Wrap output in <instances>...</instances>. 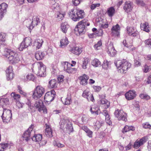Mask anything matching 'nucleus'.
Wrapping results in <instances>:
<instances>
[{"label":"nucleus","instance_id":"nucleus-1","mask_svg":"<svg viewBox=\"0 0 151 151\" xmlns=\"http://www.w3.org/2000/svg\"><path fill=\"white\" fill-rule=\"evenodd\" d=\"M2 55L10 63L14 64L18 63L20 59L18 54L11 50L6 49L3 52Z\"/></svg>","mask_w":151,"mask_h":151},{"label":"nucleus","instance_id":"nucleus-2","mask_svg":"<svg viewBox=\"0 0 151 151\" xmlns=\"http://www.w3.org/2000/svg\"><path fill=\"white\" fill-rule=\"evenodd\" d=\"M32 70L37 75L40 77L45 76L46 68L41 62L35 63L32 66Z\"/></svg>","mask_w":151,"mask_h":151},{"label":"nucleus","instance_id":"nucleus-3","mask_svg":"<svg viewBox=\"0 0 151 151\" xmlns=\"http://www.w3.org/2000/svg\"><path fill=\"white\" fill-rule=\"evenodd\" d=\"M114 64L117 68L118 71L122 73H126L131 65V63L125 60H117L115 61Z\"/></svg>","mask_w":151,"mask_h":151},{"label":"nucleus","instance_id":"nucleus-4","mask_svg":"<svg viewBox=\"0 0 151 151\" xmlns=\"http://www.w3.org/2000/svg\"><path fill=\"white\" fill-rule=\"evenodd\" d=\"M71 17L74 21H79L80 19L84 18L85 13L83 10L78 9H74L71 11Z\"/></svg>","mask_w":151,"mask_h":151},{"label":"nucleus","instance_id":"nucleus-5","mask_svg":"<svg viewBox=\"0 0 151 151\" xmlns=\"http://www.w3.org/2000/svg\"><path fill=\"white\" fill-rule=\"evenodd\" d=\"M0 115L3 122L7 124L11 120L12 118V113L10 110L7 109H4L3 111H0Z\"/></svg>","mask_w":151,"mask_h":151},{"label":"nucleus","instance_id":"nucleus-6","mask_svg":"<svg viewBox=\"0 0 151 151\" xmlns=\"http://www.w3.org/2000/svg\"><path fill=\"white\" fill-rule=\"evenodd\" d=\"M88 20L85 19L78 22L76 26V28L78 29V31L80 35L85 33V28L86 26L90 25Z\"/></svg>","mask_w":151,"mask_h":151},{"label":"nucleus","instance_id":"nucleus-7","mask_svg":"<svg viewBox=\"0 0 151 151\" xmlns=\"http://www.w3.org/2000/svg\"><path fill=\"white\" fill-rule=\"evenodd\" d=\"M60 127L65 132L70 133L73 131V127L71 122L68 119H63L61 121Z\"/></svg>","mask_w":151,"mask_h":151},{"label":"nucleus","instance_id":"nucleus-8","mask_svg":"<svg viewBox=\"0 0 151 151\" xmlns=\"http://www.w3.org/2000/svg\"><path fill=\"white\" fill-rule=\"evenodd\" d=\"M45 89L41 86H37L33 91L32 97L35 99H37L40 98L44 94Z\"/></svg>","mask_w":151,"mask_h":151},{"label":"nucleus","instance_id":"nucleus-9","mask_svg":"<svg viewBox=\"0 0 151 151\" xmlns=\"http://www.w3.org/2000/svg\"><path fill=\"white\" fill-rule=\"evenodd\" d=\"M114 114L119 120L127 121V114L123 110L117 109L115 111Z\"/></svg>","mask_w":151,"mask_h":151},{"label":"nucleus","instance_id":"nucleus-10","mask_svg":"<svg viewBox=\"0 0 151 151\" xmlns=\"http://www.w3.org/2000/svg\"><path fill=\"white\" fill-rule=\"evenodd\" d=\"M34 106L40 112L43 111L44 113H47V110L46 107L44 106L42 101L41 100H39L35 102Z\"/></svg>","mask_w":151,"mask_h":151},{"label":"nucleus","instance_id":"nucleus-11","mask_svg":"<svg viewBox=\"0 0 151 151\" xmlns=\"http://www.w3.org/2000/svg\"><path fill=\"white\" fill-rule=\"evenodd\" d=\"M121 27L118 24L113 25L111 29V34L114 37H119L120 35Z\"/></svg>","mask_w":151,"mask_h":151},{"label":"nucleus","instance_id":"nucleus-12","mask_svg":"<svg viewBox=\"0 0 151 151\" xmlns=\"http://www.w3.org/2000/svg\"><path fill=\"white\" fill-rule=\"evenodd\" d=\"M55 93L54 90L47 92L45 95L44 99L47 102H50L53 101L55 96Z\"/></svg>","mask_w":151,"mask_h":151},{"label":"nucleus","instance_id":"nucleus-13","mask_svg":"<svg viewBox=\"0 0 151 151\" xmlns=\"http://www.w3.org/2000/svg\"><path fill=\"white\" fill-rule=\"evenodd\" d=\"M82 96L86 99L88 101H91L94 102L95 101L93 95L90 92L88 89H86L83 91Z\"/></svg>","mask_w":151,"mask_h":151},{"label":"nucleus","instance_id":"nucleus-14","mask_svg":"<svg viewBox=\"0 0 151 151\" xmlns=\"http://www.w3.org/2000/svg\"><path fill=\"white\" fill-rule=\"evenodd\" d=\"M147 139V137H145L139 140L137 139L133 145V147L135 149L138 148L146 142Z\"/></svg>","mask_w":151,"mask_h":151},{"label":"nucleus","instance_id":"nucleus-15","mask_svg":"<svg viewBox=\"0 0 151 151\" xmlns=\"http://www.w3.org/2000/svg\"><path fill=\"white\" fill-rule=\"evenodd\" d=\"M34 127V125L31 124L28 129L24 132L23 137L26 141H27L29 139L31 132L32 131Z\"/></svg>","mask_w":151,"mask_h":151},{"label":"nucleus","instance_id":"nucleus-16","mask_svg":"<svg viewBox=\"0 0 151 151\" xmlns=\"http://www.w3.org/2000/svg\"><path fill=\"white\" fill-rule=\"evenodd\" d=\"M68 65H70L65 63L64 65V67H63L64 71L69 74L75 73L77 71V69L71 68V67H68Z\"/></svg>","mask_w":151,"mask_h":151},{"label":"nucleus","instance_id":"nucleus-17","mask_svg":"<svg viewBox=\"0 0 151 151\" xmlns=\"http://www.w3.org/2000/svg\"><path fill=\"white\" fill-rule=\"evenodd\" d=\"M133 8L132 3L129 1H126L125 2L123 9L125 12L127 13L131 12Z\"/></svg>","mask_w":151,"mask_h":151},{"label":"nucleus","instance_id":"nucleus-18","mask_svg":"<svg viewBox=\"0 0 151 151\" xmlns=\"http://www.w3.org/2000/svg\"><path fill=\"white\" fill-rule=\"evenodd\" d=\"M136 92L134 90H130L125 94L126 98L128 100H131L134 99L136 96Z\"/></svg>","mask_w":151,"mask_h":151},{"label":"nucleus","instance_id":"nucleus-19","mask_svg":"<svg viewBox=\"0 0 151 151\" xmlns=\"http://www.w3.org/2000/svg\"><path fill=\"white\" fill-rule=\"evenodd\" d=\"M6 72L7 79L9 80L12 79L13 78L14 74L12 67L11 66L8 67Z\"/></svg>","mask_w":151,"mask_h":151},{"label":"nucleus","instance_id":"nucleus-20","mask_svg":"<svg viewBox=\"0 0 151 151\" xmlns=\"http://www.w3.org/2000/svg\"><path fill=\"white\" fill-rule=\"evenodd\" d=\"M108 53L110 56H113L116 54V51L114 47L113 43H110L108 46Z\"/></svg>","mask_w":151,"mask_h":151},{"label":"nucleus","instance_id":"nucleus-21","mask_svg":"<svg viewBox=\"0 0 151 151\" xmlns=\"http://www.w3.org/2000/svg\"><path fill=\"white\" fill-rule=\"evenodd\" d=\"M43 40L42 38H37L34 42V45L37 49H40L42 46Z\"/></svg>","mask_w":151,"mask_h":151},{"label":"nucleus","instance_id":"nucleus-22","mask_svg":"<svg viewBox=\"0 0 151 151\" xmlns=\"http://www.w3.org/2000/svg\"><path fill=\"white\" fill-rule=\"evenodd\" d=\"M70 51L78 55H80L82 52L81 48L77 46L72 47L70 50Z\"/></svg>","mask_w":151,"mask_h":151},{"label":"nucleus","instance_id":"nucleus-23","mask_svg":"<svg viewBox=\"0 0 151 151\" xmlns=\"http://www.w3.org/2000/svg\"><path fill=\"white\" fill-rule=\"evenodd\" d=\"M102 113L105 116V120L106 123L109 125H111L112 124V123L110 120L109 115L108 111L106 109H105L103 110Z\"/></svg>","mask_w":151,"mask_h":151},{"label":"nucleus","instance_id":"nucleus-24","mask_svg":"<svg viewBox=\"0 0 151 151\" xmlns=\"http://www.w3.org/2000/svg\"><path fill=\"white\" fill-rule=\"evenodd\" d=\"M99 104L102 105V106L104 109L107 108L109 106L110 103L107 100L105 99H102L99 102Z\"/></svg>","mask_w":151,"mask_h":151},{"label":"nucleus","instance_id":"nucleus-25","mask_svg":"<svg viewBox=\"0 0 151 151\" xmlns=\"http://www.w3.org/2000/svg\"><path fill=\"white\" fill-rule=\"evenodd\" d=\"M140 27L141 29L143 31L147 32H150V28L148 22H145L142 23L141 24Z\"/></svg>","mask_w":151,"mask_h":151},{"label":"nucleus","instance_id":"nucleus-26","mask_svg":"<svg viewBox=\"0 0 151 151\" xmlns=\"http://www.w3.org/2000/svg\"><path fill=\"white\" fill-rule=\"evenodd\" d=\"M46 128L45 134L46 136L49 137H51L52 136V130L50 127L47 124H45Z\"/></svg>","mask_w":151,"mask_h":151},{"label":"nucleus","instance_id":"nucleus-27","mask_svg":"<svg viewBox=\"0 0 151 151\" xmlns=\"http://www.w3.org/2000/svg\"><path fill=\"white\" fill-rule=\"evenodd\" d=\"M116 12L115 9L114 7H110L107 9L106 13L108 16L111 17H112L115 14Z\"/></svg>","mask_w":151,"mask_h":151},{"label":"nucleus","instance_id":"nucleus-28","mask_svg":"<svg viewBox=\"0 0 151 151\" xmlns=\"http://www.w3.org/2000/svg\"><path fill=\"white\" fill-rule=\"evenodd\" d=\"M88 79V76L85 74L80 76L79 79L81 80L80 83L83 85H86L87 84V80Z\"/></svg>","mask_w":151,"mask_h":151},{"label":"nucleus","instance_id":"nucleus-29","mask_svg":"<svg viewBox=\"0 0 151 151\" xmlns=\"http://www.w3.org/2000/svg\"><path fill=\"white\" fill-rule=\"evenodd\" d=\"M71 94L70 93H68L67 97L63 101L64 104L65 105H69L72 102Z\"/></svg>","mask_w":151,"mask_h":151},{"label":"nucleus","instance_id":"nucleus-30","mask_svg":"<svg viewBox=\"0 0 151 151\" xmlns=\"http://www.w3.org/2000/svg\"><path fill=\"white\" fill-rule=\"evenodd\" d=\"M45 53L43 52L38 51L35 53V58L38 60L42 59L45 56Z\"/></svg>","mask_w":151,"mask_h":151},{"label":"nucleus","instance_id":"nucleus-31","mask_svg":"<svg viewBox=\"0 0 151 151\" xmlns=\"http://www.w3.org/2000/svg\"><path fill=\"white\" fill-rule=\"evenodd\" d=\"M69 27V25L67 22L62 23L61 25V29L62 32L66 33L67 31L68 28Z\"/></svg>","mask_w":151,"mask_h":151},{"label":"nucleus","instance_id":"nucleus-32","mask_svg":"<svg viewBox=\"0 0 151 151\" xmlns=\"http://www.w3.org/2000/svg\"><path fill=\"white\" fill-rule=\"evenodd\" d=\"M123 43L125 47L130 48L132 45V41L131 39L130 40L129 38H127L123 41Z\"/></svg>","mask_w":151,"mask_h":151},{"label":"nucleus","instance_id":"nucleus-33","mask_svg":"<svg viewBox=\"0 0 151 151\" xmlns=\"http://www.w3.org/2000/svg\"><path fill=\"white\" fill-rule=\"evenodd\" d=\"M135 127L132 126H128L126 125L124 127L122 131V132L123 133H124L125 132H126L130 131H134L135 130Z\"/></svg>","mask_w":151,"mask_h":151},{"label":"nucleus","instance_id":"nucleus-34","mask_svg":"<svg viewBox=\"0 0 151 151\" xmlns=\"http://www.w3.org/2000/svg\"><path fill=\"white\" fill-rule=\"evenodd\" d=\"M90 111L92 114H95L97 115L100 113V111L99 110L98 107L95 105L92 106Z\"/></svg>","mask_w":151,"mask_h":151},{"label":"nucleus","instance_id":"nucleus-35","mask_svg":"<svg viewBox=\"0 0 151 151\" xmlns=\"http://www.w3.org/2000/svg\"><path fill=\"white\" fill-rule=\"evenodd\" d=\"M42 139V136L40 134H35L32 138V140L35 142L40 141Z\"/></svg>","mask_w":151,"mask_h":151},{"label":"nucleus","instance_id":"nucleus-36","mask_svg":"<svg viewBox=\"0 0 151 151\" xmlns=\"http://www.w3.org/2000/svg\"><path fill=\"white\" fill-rule=\"evenodd\" d=\"M8 5L5 3H3L0 4V10L4 14L6 12Z\"/></svg>","mask_w":151,"mask_h":151},{"label":"nucleus","instance_id":"nucleus-37","mask_svg":"<svg viewBox=\"0 0 151 151\" xmlns=\"http://www.w3.org/2000/svg\"><path fill=\"white\" fill-rule=\"evenodd\" d=\"M89 60L88 58H84L82 61V67L83 69H86L87 68V65Z\"/></svg>","mask_w":151,"mask_h":151},{"label":"nucleus","instance_id":"nucleus-38","mask_svg":"<svg viewBox=\"0 0 151 151\" xmlns=\"http://www.w3.org/2000/svg\"><path fill=\"white\" fill-rule=\"evenodd\" d=\"M91 64L92 65L95 67H98L101 65L100 62L96 58L94 59L92 61Z\"/></svg>","mask_w":151,"mask_h":151},{"label":"nucleus","instance_id":"nucleus-39","mask_svg":"<svg viewBox=\"0 0 151 151\" xmlns=\"http://www.w3.org/2000/svg\"><path fill=\"white\" fill-rule=\"evenodd\" d=\"M50 86L52 88H56L57 87L58 83L55 79L51 80L49 82Z\"/></svg>","mask_w":151,"mask_h":151},{"label":"nucleus","instance_id":"nucleus-40","mask_svg":"<svg viewBox=\"0 0 151 151\" xmlns=\"http://www.w3.org/2000/svg\"><path fill=\"white\" fill-rule=\"evenodd\" d=\"M39 22H40L39 18L36 17H34L32 19L31 25L33 27H34L38 24Z\"/></svg>","mask_w":151,"mask_h":151},{"label":"nucleus","instance_id":"nucleus-41","mask_svg":"<svg viewBox=\"0 0 151 151\" xmlns=\"http://www.w3.org/2000/svg\"><path fill=\"white\" fill-rule=\"evenodd\" d=\"M60 43V46L62 47L66 46L68 44L69 41L68 38H63L61 40Z\"/></svg>","mask_w":151,"mask_h":151},{"label":"nucleus","instance_id":"nucleus-42","mask_svg":"<svg viewBox=\"0 0 151 151\" xmlns=\"http://www.w3.org/2000/svg\"><path fill=\"white\" fill-rule=\"evenodd\" d=\"M12 97L17 101H19L20 98V96L19 95L16 94L15 92H12L11 94Z\"/></svg>","mask_w":151,"mask_h":151},{"label":"nucleus","instance_id":"nucleus-43","mask_svg":"<svg viewBox=\"0 0 151 151\" xmlns=\"http://www.w3.org/2000/svg\"><path fill=\"white\" fill-rule=\"evenodd\" d=\"M111 64V62L107 60H104L102 64V67L105 69H107L109 68Z\"/></svg>","mask_w":151,"mask_h":151},{"label":"nucleus","instance_id":"nucleus-44","mask_svg":"<svg viewBox=\"0 0 151 151\" xmlns=\"http://www.w3.org/2000/svg\"><path fill=\"white\" fill-rule=\"evenodd\" d=\"M103 124V122L99 121H96L94 124V126L95 129L98 130Z\"/></svg>","mask_w":151,"mask_h":151},{"label":"nucleus","instance_id":"nucleus-45","mask_svg":"<svg viewBox=\"0 0 151 151\" xmlns=\"http://www.w3.org/2000/svg\"><path fill=\"white\" fill-rule=\"evenodd\" d=\"M35 77L33 74H30L27 75L26 76V78H25L24 79L26 81H34L35 79Z\"/></svg>","mask_w":151,"mask_h":151},{"label":"nucleus","instance_id":"nucleus-46","mask_svg":"<svg viewBox=\"0 0 151 151\" xmlns=\"http://www.w3.org/2000/svg\"><path fill=\"white\" fill-rule=\"evenodd\" d=\"M23 42H24L25 45H26L28 47L31 44L32 40L31 38H24Z\"/></svg>","mask_w":151,"mask_h":151},{"label":"nucleus","instance_id":"nucleus-47","mask_svg":"<svg viewBox=\"0 0 151 151\" xmlns=\"http://www.w3.org/2000/svg\"><path fill=\"white\" fill-rule=\"evenodd\" d=\"M8 145L7 143L0 144V151H4L6 149Z\"/></svg>","mask_w":151,"mask_h":151},{"label":"nucleus","instance_id":"nucleus-48","mask_svg":"<svg viewBox=\"0 0 151 151\" xmlns=\"http://www.w3.org/2000/svg\"><path fill=\"white\" fill-rule=\"evenodd\" d=\"M27 47V46L25 45L24 42H22L20 44L18 49L19 51H22L24 49Z\"/></svg>","mask_w":151,"mask_h":151},{"label":"nucleus","instance_id":"nucleus-49","mask_svg":"<svg viewBox=\"0 0 151 151\" xmlns=\"http://www.w3.org/2000/svg\"><path fill=\"white\" fill-rule=\"evenodd\" d=\"M27 47V46L25 45L24 42H22L20 44L18 49L19 51H22L24 49Z\"/></svg>","mask_w":151,"mask_h":151},{"label":"nucleus","instance_id":"nucleus-50","mask_svg":"<svg viewBox=\"0 0 151 151\" xmlns=\"http://www.w3.org/2000/svg\"><path fill=\"white\" fill-rule=\"evenodd\" d=\"M140 97L142 99L148 100L150 99V96L146 94H141L139 95Z\"/></svg>","mask_w":151,"mask_h":151},{"label":"nucleus","instance_id":"nucleus-51","mask_svg":"<svg viewBox=\"0 0 151 151\" xmlns=\"http://www.w3.org/2000/svg\"><path fill=\"white\" fill-rule=\"evenodd\" d=\"M127 33L129 35H131L134 31V28L132 27H127Z\"/></svg>","mask_w":151,"mask_h":151},{"label":"nucleus","instance_id":"nucleus-52","mask_svg":"<svg viewBox=\"0 0 151 151\" xmlns=\"http://www.w3.org/2000/svg\"><path fill=\"white\" fill-rule=\"evenodd\" d=\"M9 100L7 98L1 99L0 100V104H4L6 105L9 104Z\"/></svg>","mask_w":151,"mask_h":151},{"label":"nucleus","instance_id":"nucleus-53","mask_svg":"<svg viewBox=\"0 0 151 151\" xmlns=\"http://www.w3.org/2000/svg\"><path fill=\"white\" fill-rule=\"evenodd\" d=\"M53 145L54 146L57 147H58L61 148L64 147L65 146L64 144L57 142L55 141H54Z\"/></svg>","mask_w":151,"mask_h":151},{"label":"nucleus","instance_id":"nucleus-54","mask_svg":"<svg viewBox=\"0 0 151 151\" xmlns=\"http://www.w3.org/2000/svg\"><path fill=\"white\" fill-rule=\"evenodd\" d=\"M142 126L143 128L145 129H151V125L148 122L143 123Z\"/></svg>","mask_w":151,"mask_h":151},{"label":"nucleus","instance_id":"nucleus-55","mask_svg":"<svg viewBox=\"0 0 151 151\" xmlns=\"http://www.w3.org/2000/svg\"><path fill=\"white\" fill-rule=\"evenodd\" d=\"M100 4L99 3L92 4L90 6V8L91 10H94L97 7H99L100 6Z\"/></svg>","mask_w":151,"mask_h":151},{"label":"nucleus","instance_id":"nucleus-56","mask_svg":"<svg viewBox=\"0 0 151 151\" xmlns=\"http://www.w3.org/2000/svg\"><path fill=\"white\" fill-rule=\"evenodd\" d=\"M65 15V14H61L60 12H59L57 15V18H58V19L59 20H62L63 18Z\"/></svg>","mask_w":151,"mask_h":151},{"label":"nucleus","instance_id":"nucleus-57","mask_svg":"<svg viewBox=\"0 0 151 151\" xmlns=\"http://www.w3.org/2000/svg\"><path fill=\"white\" fill-rule=\"evenodd\" d=\"M102 45V42L101 40L99 41L97 43L94 45V48L96 50H98L99 47Z\"/></svg>","mask_w":151,"mask_h":151},{"label":"nucleus","instance_id":"nucleus-58","mask_svg":"<svg viewBox=\"0 0 151 151\" xmlns=\"http://www.w3.org/2000/svg\"><path fill=\"white\" fill-rule=\"evenodd\" d=\"M87 135L89 137L91 138L93 137V132L89 129L86 132Z\"/></svg>","mask_w":151,"mask_h":151},{"label":"nucleus","instance_id":"nucleus-59","mask_svg":"<svg viewBox=\"0 0 151 151\" xmlns=\"http://www.w3.org/2000/svg\"><path fill=\"white\" fill-rule=\"evenodd\" d=\"M136 2L137 4L140 5L141 6H144L145 5V4L142 0H136Z\"/></svg>","mask_w":151,"mask_h":151},{"label":"nucleus","instance_id":"nucleus-60","mask_svg":"<svg viewBox=\"0 0 151 151\" xmlns=\"http://www.w3.org/2000/svg\"><path fill=\"white\" fill-rule=\"evenodd\" d=\"M145 43L146 45L151 46V38L148 39L145 41Z\"/></svg>","mask_w":151,"mask_h":151},{"label":"nucleus","instance_id":"nucleus-61","mask_svg":"<svg viewBox=\"0 0 151 151\" xmlns=\"http://www.w3.org/2000/svg\"><path fill=\"white\" fill-rule=\"evenodd\" d=\"M81 1V0H74L73 1V4L75 6H77L80 4Z\"/></svg>","mask_w":151,"mask_h":151},{"label":"nucleus","instance_id":"nucleus-62","mask_svg":"<svg viewBox=\"0 0 151 151\" xmlns=\"http://www.w3.org/2000/svg\"><path fill=\"white\" fill-rule=\"evenodd\" d=\"M150 70L149 67L146 65L144 66L143 70L144 72L147 73Z\"/></svg>","mask_w":151,"mask_h":151},{"label":"nucleus","instance_id":"nucleus-63","mask_svg":"<svg viewBox=\"0 0 151 151\" xmlns=\"http://www.w3.org/2000/svg\"><path fill=\"white\" fill-rule=\"evenodd\" d=\"M131 35L132 37H139V33L137 31H134Z\"/></svg>","mask_w":151,"mask_h":151},{"label":"nucleus","instance_id":"nucleus-64","mask_svg":"<svg viewBox=\"0 0 151 151\" xmlns=\"http://www.w3.org/2000/svg\"><path fill=\"white\" fill-rule=\"evenodd\" d=\"M64 76L63 75H60L58 78V81L59 82H62L63 81Z\"/></svg>","mask_w":151,"mask_h":151}]
</instances>
